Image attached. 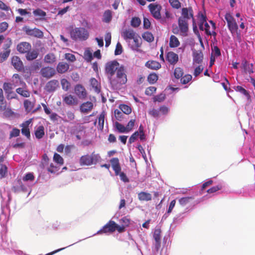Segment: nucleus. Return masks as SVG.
Listing matches in <instances>:
<instances>
[{"label": "nucleus", "mask_w": 255, "mask_h": 255, "mask_svg": "<svg viewBox=\"0 0 255 255\" xmlns=\"http://www.w3.org/2000/svg\"><path fill=\"white\" fill-rule=\"evenodd\" d=\"M71 38L74 40H86L89 37L88 30L84 27L72 28L70 32Z\"/></svg>", "instance_id": "nucleus-2"}, {"label": "nucleus", "mask_w": 255, "mask_h": 255, "mask_svg": "<svg viewBox=\"0 0 255 255\" xmlns=\"http://www.w3.org/2000/svg\"><path fill=\"white\" fill-rule=\"evenodd\" d=\"M165 99V94L161 93L159 95H156L153 98V102H161Z\"/></svg>", "instance_id": "nucleus-59"}, {"label": "nucleus", "mask_w": 255, "mask_h": 255, "mask_svg": "<svg viewBox=\"0 0 255 255\" xmlns=\"http://www.w3.org/2000/svg\"><path fill=\"white\" fill-rule=\"evenodd\" d=\"M148 114L151 116L155 118H158L160 116L159 110L152 109L148 111Z\"/></svg>", "instance_id": "nucleus-58"}, {"label": "nucleus", "mask_w": 255, "mask_h": 255, "mask_svg": "<svg viewBox=\"0 0 255 255\" xmlns=\"http://www.w3.org/2000/svg\"><path fill=\"white\" fill-rule=\"evenodd\" d=\"M44 60L45 63L52 64L56 61V58L53 53H50L45 56Z\"/></svg>", "instance_id": "nucleus-32"}, {"label": "nucleus", "mask_w": 255, "mask_h": 255, "mask_svg": "<svg viewBox=\"0 0 255 255\" xmlns=\"http://www.w3.org/2000/svg\"><path fill=\"white\" fill-rule=\"evenodd\" d=\"M31 49V45L27 42H21L16 46L17 50L21 54H26Z\"/></svg>", "instance_id": "nucleus-14"}, {"label": "nucleus", "mask_w": 255, "mask_h": 255, "mask_svg": "<svg viewBox=\"0 0 255 255\" xmlns=\"http://www.w3.org/2000/svg\"><path fill=\"white\" fill-rule=\"evenodd\" d=\"M112 15L111 11L107 10L103 15V21L105 22H109L112 19Z\"/></svg>", "instance_id": "nucleus-46"}, {"label": "nucleus", "mask_w": 255, "mask_h": 255, "mask_svg": "<svg viewBox=\"0 0 255 255\" xmlns=\"http://www.w3.org/2000/svg\"><path fill=\"white\" fill-rule=\"evenodd\" d=\"M23 105L25 111L27 113H29L33 109L34 104L29 100H25L24 101Z\"/></svg>", "instance_id": "nucleus-34"}, {"label": "nucleus", "mask_w": 255, "mask_h": 255, "mask_svg": "<svg viewBox=\"0 0 255 255\" xmlns=\"http://www.w3.org/2000/svg\"><path fill=\"white\" fill-rule=\"evenodd\" d=\"M169 2L173 8L178 9L181 7V3L178 0H169Z\"/></svg>", "instance_id": "nucleus-62"}, {"label": "nucleus", "mask_w": 255, "mask_h": 255, "mask_svg": "<svg viewBox=\"0 0 255 255\" xmlns=\"http://www.w3.org/2000/svg\"><path fill=\"white\" fill-rule=\"evenodd\" d=\"M192 199L193 198L191 197H183L179 200V203L181 206H184L188 204Z\"/></svg>", "instance_id": "nucleus-52"}, {"label": "nucleus", "mask_w": 255, "mask_h": 255, "mask_svg": "<svg viewBox=\"0 0 255 255\" xmlns=\"http://www.w3.org/2000/svg\"><path fill=\"white\" fill-rule=\"evenodd\" d=\"M53 160L59 166L64 164L63 158L59 154L55 153L53 156Z\"/></svg>", "instance_id": "nucleus-42"}, {"label": "nucleus", "mask_w": 255, "mask_h": 255, "mask_svg": "<svg viewBox=\"0 0 255 255\" xmlns=\"http://www.w3.org/2000/svg\"><path fill=\"white\" fill-rule=\"evenodd\" d=\"M171 14L170 13L168 10H166L165 12V16H163V17L161 16V18L159 19L160 23L162 24L167 23L168 20L171 18Z\"/></svg>", "instance_id": "nucleus-51"}, {"label": "nucleus", "mask_w": 255, "mask_h": 255, "mask_svg": "<svg viewBox=\"0 0 255 255\" xmlns=\"http://www.w3.org/2000/svg\"><path fill=\"white\" fill-rule=\"evenodd\" d=\"M203 54L200 50H193V64H200L202 62Z\"/></svg>", "instance_id": "nucleus-19"}, {"label": "nucleus", "mask_w": 255, "mask_h": 255, "mask_svg": "<svg viewBox=\"0 0 255 255\" xmlns=\"http://www.w3.org/2000/svg\"><path fill=\"white\" fill-rule=\"evenodd\" d=\"M116 127L117 129L118 130L119 132L121 133H124V132H127V129L126 127L122 125L121 124L116 122L115 123Z\"/></svg>", "instance_id": "nucleus-60"}, {"label": "nucleus", "mask_w": 255, "mask_h": 255, "mask_svg": "<svg viewBox=\"0 0 255 255\" xmlns=\"http://www.w3.org/2000/svg\"><path fill=\"white\" fill-rule=\"evenodd\" d=\"M2 88L5 94H6L12 91L13 85L10 83L5 82L3 84Z\"/></svg>", "instance_id": "nucleus-47"}, {"label": "nucleus", "mask_w": 255, "mask_h": 255, "mask_svg": "<svg viewBox=\"0 0 255 255\" xmlns=\"http://www.w3.org/2000/svg\"><path fill=\"white\" fill-rule=\"evenodd\" d=\"M16 92L21 96L25 98L29 97L30 95V92L27 90L22 88H17L16 89Z\"/></svg>", "instance_id": "nucleus-36"}, {"label": "nucleus", "mask_w": 255, "mask_h": 255, "mask_svg": "<svg viewBox=\"0 0 255 255\" xmlns=\"http://www.w3.org/2000/svg\"><path fill=\"white\" fill-rule=\"evenodd\" d=\"M74 92L79 99H84L87 95V91L83 86L77 84L74 87Z\"/></svg>", "instance_id": "nucleus-13"}, {"label": "nucleus", "mask_w": 255, "mask_h": 255, "mask_svg": "<svg viewBox=\"0 0 255 255\" xmlns=\"http://www.w3.org/2000/svg\"><path fill=\"white\" fill-rule=\"evenodd\" d=\"M179 19L188 21L190 19H192L193 25H194V18L193 17V11L192 7H184L182 9L181 15Z\"/></svg>", "instance_id": "nucleus-10"}, {"label": "nucleus", "mask_w": 255, "mask_h": 255, "mask_svg": "<svg viewBox=\"0 0 255 255\" xmlns=\"http://www.w3.org/2000/svg\"><path fill=\"white\" fill-rule=\"evenodd\" d=\"M90 82V85L94 90L95 92L97 93H99L101 92V88L100 83L94 78H91Z\"/></svg>", "instance_id": "nucleus-28"}, {"label": "nucleus", "mask_w": 255, "mask_h": 255, "mask_svg": "<svg viewBox=\"0 0 255 255\" xmlns=\"http://www.w3.org/2000/svg\"><path fill=\"white\" fill-rule=\"evenodd\" d=\"M6 107V102L3 94L2 90L0 88V111H4Z\"/></svg>", "instance_id": "nucleus-35"}, {"label": "nucleus", "mask_w": 255, "mask_h": 255, "mask_svg": "<svg viewBox=\"0 0 255 255\" xmlns=\"http://www.w3.org/2000/svg\"><path fill=\"white\" fill-rule=\"evenodd\" d=\"M183 70L180 67H176L174 69V75L176 79L181 78L183 75Z\"/></svg>", "instance_id": "nucleus-50"}, {"label": "nucleus", "mask_w": 255, "mask_h": 255, "mask_svg": "<svg viewBox=\"0 0 255 255\" xmlns=\"http://www.w3.org/2000/svg\"><path fill=\"white\" fill-rule=\"evenodd\" d=\"M242 67L246 73L251 74L254 72L253 64H250L246 60H244L242 63Z\"/></svg>", "instance_id": "nucleus-26"}, {"label": "nucleus", "mask_w": 255, "mask_h": 255, "mask_svg": "<svg viewBox=\"0 0 255 255\" xmlns=\"http://www.w3.org/2000/svg\"><path fill=\"white\" fill-rule=\"evenodd\" d=\"M139 130V137L140 140L141 141L144 140L145 139V135L144 132V128L143 126L140 125L138 128Z\"/></svg>", "instance_id": "nucleus-61"}, {"label": "nucleus", "mask_w": 255, "mask_h": 255, "mask_svg": "<svg viewBox=\"0 0 255 255\" xmlns=\"http://www.w3.org/2000/svg\"><path fill=\"white\" fill-rule=\"evenodd\" d=\"M105 72L112 87L118 89L125 84L128 81L126 69L123 65L120 66L116 60L107 62L105 65Z\"/></svg>", "instance_id": "nucleus-1"}, {"label": "nucleus", "mask_w": 255, "mask_h": 255, "mask_svg": "<svg viewBox=\"0 0 255 255\" xmlns=\"http://www.w3.org/2000/svg\"><path fill=\"white\" fill-rule=\"evenodd\" d=\"M75 117L74 113L68 111L66 112V116L63 119V121L65 123H68L74 120Z\"/></svg>", "instance_id": "nucleus-39"}, {"label": "nucleus", "mask_w": 255, "mask_h": 255, "mask_svg": "<svg viewBox=\"0 0 255 255\" xmlns=\"http://www.w3.org/2000/svg\"><path fill=\"white\" fill-rule=\"evenodd\" d=\"M136 33L131 29H126L122 33V36L128 42L132 39Z\"/></svg>", "instance_id": "nucleus-18"}, {"label": "nucleus", "mask_w": 255, "mask_h": 255, "mask_svg": "<svg viewBox=\"0 0 255 255\" xmlns=\"http://www.w3.org/2000/svg\"><path fill=\"white\" fill-rule=\"evenodd\" d=\"M178 27L173 28L172 32L175 34H179L184 37L187 36L189 30L188 21L178 18Z\"/></svg>", "instance_id": "nucleus-6"}, {"label": "nucleus", "mask_w": 255, "mask_h": 255, "mask_svg": "<svg viewBox=\"0 0 255 255\" xmlns=\"http://www.w3.org/2000/svg\"><path fill=\"white\" fill-rule=\"evenodd\" d=\"M12 44V41L10 38H8L3 44V49L4 51H9L10 52V47Z\"/></svg>", "instance_id": "nucleus-56"}, {"label": "nucleus", "mask_w": 255, "mask_h": 255, "mask_svg": "<svg viewBox=\"0 0 255 255\" xmlns=\"http://www.w3.org/2000/svg\"><path fill=\"white\" fill-rule=\"evenodd\" d=\"M39 53L37 49H33L29 51L26 54V59L28 61H32L36 59L38 56Z\"/></svg>", "instance_id": "nucleus-29"}, {"label": "nucleus", "mask_w": 255, "mask_h": 255, "mask_svg": "<svg viewBox=\"0 0 255 255\" xmlns=\"http://www.w3.org/2000/svg\"><path fill=\"white\" fill-rule=\"evenodd\" d=\"M138 199L140 201H150L152 199L151 195L145 192H140L138 193Z\"/></svg>", "instance_id": "nucleus-31"}, {"label": "nucleus", "mask_w": 255, "mask_h": 255, "mask_svg": "<svg viewBox=\"0 0 255 255\" xmlns=\"http://www.w3.org/2000/svg\"><path fill=\"white\" fill-rule=\"evenodd\" d=\"M139 36L136 34L133 38L134 44L132 46L133 48H137L140 46L141 43L139 42Z\"/></svg>", "instance_id": "nucleus-57"}, {"label": "nucleus", "mask_w": 255, "mask_h": 255, "mask_svg": "<svg viewBox=\"0 0 255 255\" xmlns=\"http://www.w3.org/2000/svg\"><path fill=\"white\" fill-rule=\"evenodd\" d=\"M100 159V155L93 152L90 155L87 154L82 155L79 159V163L82 166H90L96 164Z\"/></svg>", "instance_id": "nucleus-3"}, {"label": "nucleus", "mask_w": 255, "mask_h": 255, "mask_svg": "<svg viewBox=\"0 0 255 255\" xmlns=\"http://www.w3.org/2000/svg\"><path fill=\"white\" fill-rule=\"evenodd\" d=\"M18 185L14 186L12 188V189L14 192H16L19 191H24L25 190V187L23 185L21 181L19 179L16 181Z\"/></svg>", "instance_id": "nucleus-37"}, {"label": "nucleus", "mask_w": 255, "mask_h": 255, "mask_svg": "<svg viewBox=\"0 0 255 255\" xmlns=\"http://www.w3.org/2000/svg\"><path fill=\"white\" fill-rule=\"evenodd\" d=\"M59 87V81L57 80L53 79L46 83L45 89L47 92L51 93L56 91Z\"/></svg>", "instance_id": "nucleus-15"}, {"label": "nucleus", "mask_w": 255, "mask_h": 255, "mask_svg": "<svg viewBox=\"0 0 255 255\" xmlns=\"http://www.w3.org/2000/svg\"><path fill=\"white\" fill-rule=\"evenodd\" d=\"M44 133V128L43 126H39L35 131V137L38 139L42 138Z\"/></svg>", "instance_id": "nucleus-33"}, {"label": "nucleus", "mask_w": 255, "mask_h": 255, "mask_svg": "<svg viewBox=\"0 0 255 255\" xmlns=\"http://www.w3.org/2000/svg\"><path fill=\"white\" fill-rule=\"evenodd\" d=\"M13 80L14 82V86H16L19 85L23 84L25 85V84L21 80L19 75L18 74H14L12 76Z\"/></svg>", "instance_id": "nucleus-43"}, {"label": "nucleus", "mask_w": 255, "mask_h": 255, "mask_svg": "<svg viewBox=\"0 0 255 255\" xmlns=\"http://www.w3.org/2000/svg\"><path fill=\"white\" fill-rule=\"evenodd\" d=\"M9 51H3L0 53V62L4 61L10 54Z\"/></svg>", "instance_id": "nucleus-54"}, {"label": "nucleus", "mask_w": 255, "mask_h": 255, "mask_svg": "<svg viewBox=\"0 0 255 255\" xmlns=\"http://www.w3.org/2000/svg\"><path fill=\"white\" fill-rule=\"evenodd\" d=\"M234 89L236 91L241 93V94H243L247 97H248V98L250 97V95H249V92L245 89L243 88L242 86H238L235 87Z\"/></svg>", "instance_id": "nucleus-49"}, {"label": "nucleus", "mask_w": 255, "mask_h": 255, "mask_svg": "<svg viewBox=\"0 0 255 255\" xmlns=\"http://www.w3.org/2000/svg\"><path fill=\"white\" fill-rule=\"evenodd\" d=\"M145 66L151 70H157L159 69L161 66L159 62L149 60L145 63Z\"/></svg>", "instance_id": "nucleus-25"}, {"label": "nucleus", "mask_w": 255, "mask_h": 255, "mask_svg": "<svg viewBox=\"0 0 255 255\" xmlns=\"http://www.w3.org/2000/svg\"><path fill=\"white\" fill-rule=\"evenodd\" d=\"M33 14L36 17V21H43L45 20L46 13L40 8H37L33 11Z\"/></svg>", "instance_id": "nucleus-20"}, {"label": "nucleus", "mask_w": 255, "mask_h": 255, "mask_svg": "<svg viewBox=\"0 0 255 255\" xmlns=\"http://www.w3.org/2000/svg\"><path fill=\"white\" fill-rule=\"evenodd\" d=\"M40 73L43 77L50 79L56 74V71L54 68L47 66L42 68Z\"/></svg>", "instance_id": "nucleus-11"}, {"label": "nucleus", "mask_w": 255, "mask_h": 255, "mask_svg": "<svg viewBox=\"0 0 255 255\" xmlns=\"http://www.w3.org/2000/svg\"><path fill=\"white\" fill-rule=\"evenodd\" d=\"M59 165L57 166L54 165L53 163H51L49 166H46L47 171L51 173H55L59 170Z\"/></svg>", "instance_id": "nucleus-40"}, {"label": "nucleus", "mask_w": 255, "mask_h": 255, "mask_svg": "<svg viewBox=\"0 0 255 255\" xmlns=\"http://www.w3.org/2000/svg\"><path fill=\"white\" fill-rule=\"evenodd\" d=\"M167 61L172 65H175L178 61V56L173 52L170 51L167 53Z\"/></svg>", "instance_id": "nucleus-22"}, {"label": "nucleus", "mask_w": 255, "mask_h": 255, "mask_svg": "<svg viewBox=\"0 0 255 255\" xmlns=\"http://www.w3.org/2000/svg\"><path fill=\"white\" fill-rule=\"evenodd\" d=\"M93 108V104L91 102H86L83 103L80 106L82 113H87L91 111Z\"/></svg>", "instance_id": "nucleus-27"}, {"label": "nucleus", "mask_w": 255, "mask_h": 255, "mask_svg": "<svg viewBox=\"0 0 255 255\" xmlns=\"http://www.w3.org/2000/svg\"><path fill=\"white\" fill-rule=\"evenodd\" d=\"M11 64L17 71H20L23 69V63L20 58L17 56L11 58Z\"/></svg>", "instance_id": "nucleus-17"}, {"label": "nucleus", "mask_w": 255, "mask_h": 255, "mask_svg": "<svg viewBox=\"0 0 255 255\" xmlns=\"http://www.w3.org/2000/svg\"><path fill=\"white\" fill-rule=\"evenodd\" d=\"M160 229H155L153 233V238L155 241V248L156 251H158L160 247V239H161Z\"/></svg>", "instance_id": "nucleus-21"}, {"label": "nucleus", "mask_w": 255, "mask_h": 255, "mask_svg": "<svg viewBox=\"0 0 255 255\" xmlns=\"http://www.w3.org/2000/svg\"><path fill=\"white\" fill-rule=\"evenodd\" d=\"M142 38L147 42H151L154 40L152 34L150 32H145L142 35Z\"/></svg>", "instance_id": "nucleus-45"}, {"label": "nucleus", "mask_w": 255, "mask_h": 255, "mask_svg": "<svg viewBox=\"0 0 255 255\" xmlns=\"http://www.w3.org/2000/svg\"><path fill=\"white\" fill-rule=\"evenodd\" d=\"M63 102L69 106L76 105L78 104V100L73 96L69 95L63 98Z\"/></svg>", "instance_id": "nucleus-24"}, {"label": "nucleus", "mask_w": 255, "mask_h": 255, "mask_svg": "<svg viewBox=\"0 0 255 255\" xmlns=\"http://www.w3.org/2000/svg\"><path fill=\"white\" fill-rule=\"evenodd\" d=\"M148 8L152 16L156 19L159 20L161 18L160 11L162 7L160 4L156 3H150L148 5Z\"/></svg>", "instance_id": "nucleus-8"}, {"label": "nucleus", "mask_w": 255, "mask_h": 255, "mask_svg": "<svg viewBox=\"0 0 255 255\" xmlns=\"http://www.w3.org/2000/svg\"><path fill=\"white\" fill-rule=\"evenodd\" d=\"M112 167L115 171L116 175H119L121 179L124 182L127 183L129 182V179L126 174L121 172V167L119 163V160L118 158H113L111 159Z\"/></svg>", "instance_id": "nucleus-5"}, {"label": "nucleus", "mask_w": 255, "mask_h": 255, "mask_svg": "<svg viewBox=\"0 0 255 255\" xmlns=\"http://www.w3.org/2000/svg\"><path fill=\"white\" fill-rule=\"evenodd\" d=\"M23 30L27 35L30 36L39 38H42L43 37V32L37 28H30L27 26H25L23 27Z\"/></svg>", "instance_id": "nucleus-7"}, {"label": "nucleus", "mask_w": 255, "mask_h": 255, "mask_svg": "<svg viewBox=\"0 0 255 255\" xmlns=\"http://www.w3.org/2000/svg\"><path fill=\"white\" fill-rule=\"evenodd\" d=\"M32 122V119H29L28 120L25 121L20 127H22L21 133L23 135H25L27 138H29L30 137V132L29 128V125Z\"/></svg>", "instance_id": "nucleus-16"}, {"label": "nucleus", "mask_w": 255, "mask_h": 255, "mask_svg": "<svg viewBox=\"0 0 255 255\" xmlns=\"http://www.w3.org/2000/svg\"><path fill=\"white\" fill-rule=\"evenodd\" d=\"M120 109L122 111V112L125 114L129 115L131 112V108L125 104H122L120 106Z\"/></svg>", "instance_id": "nucleus-48"}, {"label": "nucleus", "mask_w": 255, "mask_h": 255, "mask_svg": "<svg viewBox=\"0 0 255 255\" xmlns=\"http://www.w3.org/2000/svg\"><path fill=\"white\" fill-rule=\"evenodd\" d=\"M61 84L62 89L65 91L69 90L71 85L70 82L65 78L61 80Z\"/></svg>", "instance_id": "nucleus-44"}, {"label": "nucleus", "mask_w": 255, "mask_h": 255, "mask_svg": "<svg viewBox=\"0 0 255 255\" xmlns=\"http://www.w3.org/2000/svg\"><path fill=\"white\" fill-rule=\"evenodd\" d=\"M141 23V21L139 18L137 17H134L131 19V25L133 27H138Z\"/></svg>", "instance_id": "nucleus-53"}, {"label": "nucleus", "mask_w": 255, "mask_h": 255, "mask_svg": "<svg viewBox=\"0 0 255 255\" xmlns=\"http://www.w3.org/2000/svg\"><path fill=\"white\" fill-rule=\"evenodd\" d=\"M69 68V65L65 62H60L57 65L56 70L58 73H66Z\"/></svg>", "instance_id": "nucleus-23"}, {"label": "nucleus", "mask_w": 255, "mask_h": 255, "mask_svg": "<svg viewBox=\"0 0 255 255\" xmlns=\"http://www.w3.org/2000/svg\"><path fill=\"white\" fill-rule=\"evenodd\" d=\"M158 78V75L155 73H151L147 77L148 82L151 84H153L156 82Z\"/></svg>", "instance_id": "nucleus-41"}, {"label": "nucleus", "mask_w": 255, "mask_h": 255, "mask_svg": "<svg viewBox=\"0 0 255 255\" xmlns=\"http://www.w3.org/2000/svg\"><path fill=\"white\" fill-rule=\"evenodd\" d=\"M20 130L16 128H13L9 134V138L13 137H17L19 135Z\"/></svg>", "instance_id": "nucleus-64"}, {"label": "nucleus", "mask_w": 255, "mask_h": 255, "mask_svg": "<svg viewBox=\"0 0 255 255\" xmlns=\"http://www.w3.org/2000/svg\"><path fill=\"white\" fill-rule=\"evenodd\" d=\"M117 224L114 221H109L101 230L98 231L97 234L107 233H113L116 230Z\"/></svg>", "instance_id": "nucleus-9"}, {"label": "nucleus", "mask_w": 255, "mask_h": 255, "mask_svg": "<svg viewBox=\"0 0 255 255\" xmlns=\"http://www.w3.org/2000/svg\"><path fill=\"white\" fill-rule=\"evenodd\" d=\"M105 113L103 112L98 118V126L100 130H102L104 128Z\"/></svg>", "instance_id": "nucleus-38"}, {"label": "nucleus", "mask_w": 255, "mask_h": 255, "mask_svg": "<svg viewBox=\"0 0 255 255\" xmlns=\"http://www.w3.org/2000/svg\"><path fill=\"white\" fill-rule=\"evenodd\" d=\"M225 18L227 21V26L231 33L233 35L236 34L238 38L240 39V33L238 32V25L233 16L230 13H227L225 14Z\"/></svg>", "instance_id": "nucleus-4"}, {"label": "nucleus", "mask_w": 255, "mask_h": 255, "mask_svg": "<svg viewBox=\"0 0 255 255\" xmlns=\"http://www.w3.org/2000/svg\"><path fill=\"white\" fill-rule=\"evenodd\" d=\"M206 16L202 14L200 18V23L199 24L200 30H205V33L208 35H211V32L210 30V26L206 21Z\"/></svg>", "instance_id": "nucleus-12"}, {"label": "nucleus", "mask_w": 255, "mask_h": 255, "mask_svg": "<svg viewBox=\"0 0 255 255\" xmlns=\"http://www.w3.org/2000/svg\"><path fill=\"white\" fill-rule=\"evenodd\" d=\"M180 41L178 38L174 35L170 37L169 45L170 48H176L180 45Z\"/></svg>", "instance_id": "nucleus-30"}, {"label": "nucleus", "mask_w": 255, "mask_h": 255, "mask_svg": "<svg viewBox=\"0 0 255 255\" xmlns=\"http://www.w3.org/2000/svg\"><path fill=\"white\" fill-rule=\"evenodd\" d=\"M7 171V167L6 165L0 164V175L1 178L5 177Z\"/></svg>", "instance_id": "nucleus-63"}, {"label": "nucleus", "mask_w": 255, "mask_h": 255, "mask_svg": "<svg viewBox=\"0 0 255 255\" xmlns=\"http://www.w3.org/2000/svg\"><path fill=\"white\" fill-rule=\"evenodd\" d=\"M192 77L191 75L186 74L181 78L180 82L182 84H186L192 80Z\"/></svg>", "instance_id": "nucleus-55"}]
</instances>
